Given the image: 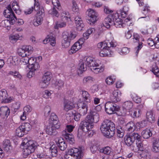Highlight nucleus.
Instances as JSON below:
<instances>
[{
    "label": "nucleus",
    "mask_w": 159,
    "mask_h": 159,
    "mask_svg": "<svg viewBox=\"0 0 159 159\" xmlns=\"http://www.w3.org/2000/svg\"><path fill=\"white\" fill-rule=\"evenodd\" d=\"M100 129L104 136L111 138L114 135L116 128L113 122L109 120H105L102 123Z\"/></svg>",
    "instance_id": "obj_1"
},
{
    "label": "nucleus",
    "mask_w": 159,
    "mask_h": 159,
    "mask_svg": "<svg viewBox=\"0 0 159 159\" xmlns=\"http://www.w3.org/2000/svg\"><path fill=\"white\" fill-rule=\"evenodd\" d=\"M5 17L9 20H5L2 21L1 24L2 26L7 27V29H10L11 24H14L16 20L17 21V19L10 5L8 6L7 8L3 12Z\"/></svg>",
    "instance_id": "obj_2"
},
{
    "label": "nucleus",
    "mask_w": 159,
    "mask_h": 159,
    "mask_svg": "<svg viewBox=\"0 0 159 159\" xmlns=\"http://www.w3.org/2000/svg\"><path fill=\"white\" fill-rule=\"evenodd\" d=\"M27 139H25L23 143H25L23 148V154L25 157L34 152L37 147V144L33 140H30L25 143Z\"/></svg>",
    "instance_id": "obj_3"
},
{
    "label": "nucleus",
    "mask_w": 159,
    "mask_h": 159,
    "mask_svg": "<svg viewBox=\"0 0 159 159\" xmlns=\"http://www.w3.org/2000/svg\"><path fill=\"white\" fill-rule=\"evenodd\" d=\"M76 37V34L72 32L69 33L64 32L62 34V39L61 45L62 48H67L70 44V41L74 39Z\"/></svg>",
    "instance_id": "obj_4"
},
{
    "label": "nucleus",
    "mask_w": 159,
    "mask_h": 159,
    "mask_svg": "<svg viewBox=\"0 0 159 159\" xmlns=\"http://www.w3.org/2000/svg\"><path fill=\"white\" fill-rule=\"evenodd\" d=\"M152 60L151 61L153 62L154 64L151 66V70L156 76L159 77V69L158 65L159 64V55L157 54L154 55L153 56H151Z\"/></svg>",
    "instance_id": "obj_5"
},
{
    "label": "nucleus",
    "mask_w": 159,
    "mask_h": 159,
    "mask_svg": "<svg viewBox=\"0 0 159 159\" xmlns=\"http://www.w3.org/2000/svg\"><path fill=\"white\" fill-rule=\"evenodd\" d=\"M85 148L83 146H80L78 148H74L70 150L72 153V159H81L83 157Z\"/></svg>",
    "instance_id": "obj_6"
},
{
    "label": "nucleus",
    "mask_w": 159,
    "mask_h": 159,
    "mask_svg": "<svg viewBox=\"0 0 159 159\" xmlns=\"http://www.w3.org/2000/svg\"><path fill=\"white\" fill-rule=\"evenodd\" d=\"M33 51V47L30 45H24L18 49V55L22 57H27L31 54Z\"/></svg>",
    "instance_id": "obj_7"
},
{
    "label": "nucleus",
    "mask_w": 159,
    "mask_h": 159,
    "mask_svg": "<svg viewBox=\"0 0 159 159\" xmlns=\"http://www.w3.org/2000/svg\"><path fill=\"white\" fill-rule=\"evenodd\" d=\"M119 106L114 103L108 102L105 105V110L106 112L109 114H112L119 111Z\"/></svg>",
    "instance_id": "obj_8"
},
{
    "label": "nucleus",
    "mask_w": 159,
    "mask_h": 159,
    "mask_svg": "<svg viewBox=\"0 0 159 159\" xmlns=\"http://www.w3.org/2000/svg\"><path fill=\"white\" fill-rule=\"evenodd\" d=\"M52 74L50 72H47L44 74L42 81L40 83L41 88L44 89L46 88L48 86Z\"/></svg>",
    "instance_id": "obj_9"
},
{
    "label": "nucleus",
    "mask_w": 159,
    "mask_h": 159,
    "mask_svg": "<svg viewBox=\"0 0 159 159\" xmlns=\"http://www.w3.org/2000/svg\"><path fill=\"white\" fill-rule=\"evenodd\" d=\"M86 118L87 120L93 124V123H96L99 121V115L96 111L92 110Z\"/></svg>",
    "instance_id": "obj_10"
},
{
    "label": "nucleus",
    "mask_w": 159,
    "mask_h": 159,
    "mask_svg": "<svg viewBox=\"0 0 159 159\" xmlns=\"http://www.w3.org/2000/svg\"><path fill=\"white\" fill-rule=\"evenodd\" d=\"M88 16V20H89L90 24L94 23L98 20V13L94 10L91 9H89L86 12Z\"/></svg>",
    "instance_id": "obj_11"
},
{
    "label": "nucleus",
    "mask_w": 159,
    "mask_h": 159,
    "mask_svg": "<svg viewBox=\"0 0 159 159\" xmlns=\"http://www.w3.org/2000/svg\"><path fill=\"white\" fill-rule=\"evenodd\" d=\"M84 43L83 39H80L72 46L70 49L68 51L69 53L70 54H71L75 53L81 48L82 45Z\"/></svg>",
    "instance_id": "obj_12"
},
{
    "label": "nucleus",
    "mask_w": 159,
    "mask_h": 159,
    "mask_svg": "<svg viewBox=\"0 0 159 159\" xmlns=\"http://www.w3.org/2000/svg\"><path fill=\"white\" fill-rule=\"evenodd\" d=\"M79 127L82 129L84 132L90 131V130L93 127V125L85 120L81 122Z\"/></svg>",
    "instance_id": "obj_13"
},
{
    "label": "nucleus",
    "mask_w": 159,
    "mask_h": 159,
    "mask_svg": "<svg viewBox=\"0 0 159 159\" xmlns=\"http://www.w3.org/2000/svg\"><path fill=\"white\" fill-rule=\"evenodd\" d=\"M116 46V43L113 41H110L107 40L105 42H101L97 44L98 47L101 49L107 47L108 48L115 47Z\"/></svg>",
    "instance_id": "obj_14"
},
{
    "label": "nucleus",
    "mask_w": 159,
    "mask_h": 159,
    "mask_svg": "<svg viewBox=\"0 0 159 159\" xmlns=\"http://www.w3.org/2000/svg\"><path fill=\"white\" fill-rule=\"evenodd\" d=\"M117 13L113 14L111 15H109L104 20V25L107 28H109L111 26L113 25V18L115 17L118 16Z\"/></svg>",
    "instance_id": "obj_15"
},
{
    "label": "nucleus",
    "mask_w": 159,
    "mask_h": 159,
    "mask_svg": "<svg viewBox=\"0 0 159 159\" xmlns=\"http://www.w3.org/2000/svg\"><path fill=\"white\" fill-rule=\"evenodd\" d=\"M86 66H88L90 68L93 66H97L98 63L93 58L91 57H85L83 60Z\"/></svg>",
    "instance_id": "obj_16"
},
{
    "label": "nucleus",
    "mask_w": 159,
    "mask_h": 159,
    "mask_svg": "<svg viewBox=\"0 0 159 159\" xmlns=\"http://www.w3.org/2000/svg\"><path fill=\"white\" fill-rule=\"evenodd\" d=\"M57 145L60 149L62 151H64L67 148V145L65 140L61 137L57 138L56 140Z\"/></svg>",
    "instance_id": "obj_17"
},
{
    "label": "nucleus",
    "mask_w": 159,
    "mask_h": 159,
    "mask_svg": "<svg viewBox=\"0 0 159 159\" xmlns=\"http://www.w3.org/2000/svg\"><path fill=\"white\" fill-rule=\"evenodd\" d=\"M152 143V151L155 152H159V139L155 137H153L151 138Z\"/></svg>",
    "instance_id": "obj_18"
},
{
    "label": "nucleus",
    "mask_w": 159,
    "mask_h": 159,
    "mask_svg": "<svg viewBox=\"0 0 159 159\" xmlns=\"http://www.w3.org/2000/svg\"><path fill=\"white\" fill-rule=\"evenodd\" d=\"M75 20L77 30L79 31L82 30L84 25L81 17L78 16H75Z\"/></svg>",
    "instance_id": "obj_19"
},
{
    "label": "nucleus",
    "mask_w": 159,
    "mask_h": 159,
    "mask_svg": "<svg viewBox=\"0 0 159 159\" xmlns=\"http://www.w3.org/2000/svg\"><path fill=\"white\" fill-rule=\"evenodd\" d=\"M125 142L126 144L128 146H131V149L134 152H137L138 149L133 148V144L134 142L130 136V134H128L125 136L124 139Z\"/></svg>",
    "instance_id": "obj_20"
},
{
    "label": "nucleus",
    "mask_w": 159,
    "mask_h": 159,
    "mask_svg": "<svg viewBox=\"0 0 159 159\" xmlns=\"http://www.w3.org/2000/svg\"><path fill=\"white\" fill-rule=\"evenodd\" d=\"M64 110L66 111L72 109L75 107V105L73 102L69 100H65L63 103Z\"/></svg>",
    "instance_id": "obj_21"
},
{
    "label": "nucleus",
    "mask_w": 159,
    "mask_h": 159,
    "mask_svg": "<svg viewBox=\"0 0 159 159\" xmlns=\"http://www.w3.org/2000/svg\"><path fill=\"white\" fill-rule=\"evenodd\" d=\"M8 95L7 91L4 89H2L0 91V101L4 102H11V99L7 98Z\"/></svg>",
    "instance_id": "obj_22"
},
{
    "label": "nucleus",
    "mask_w": 159,
    "mask_h": 159,
    "mask_svg": "<svg viewBox=\"0 0 159 159\" xmlns=\"http://www.w3.org/2000/svg\"><path fill=\"white\" fill-rule=\"evenodd\" d=\"M10 113V110L7 106L0 107V116L3 118L7 117Z\"/></svg>",
    "instance_id": "obj_23"
},
{
    "label": "nucleus",
    "mask_w": 159,
    "mask_h": 159,
    "mask_svg": "<svg viewBox=\"0 0 159 159\" xmlns=\"http://www.w3.org/2000/svg\"><path fill=\"white\" fill-rule=\"evenodd\" d=\"M152 129L146 128L141 132V136L144 139H148L152 136Z\"/></svg>",
    "instance_id": "obj_24"
},
{
    "label": "nucleus",
    "mask_w": 159,
    "mask_h": 159,
    "mask_svg": "<svg viewBox=\"0 0 159 159\" xmlns=\"http://www.w3.org/2000/svg\"><path fill=\"white\" fill-rule=\"evenodd\" d=\"M62 134L67 141L70 144H73L74 143L73 135L71 134L67 133L66 131H63Z\"/></svg>",
    "instance_id": "obj_25"
},
{
    "label": "nucleus",
    "mask_w": 159,
    "mask_h": 159,
    "mask_svg": "<svg viewBox=\"0 0 159 159\" xmlns=\"http://www.w3.org/2000/svg\"><path fill=\"white\" fill-rule=\"evenodd\" d=\"M129 113H125L127 115H130L133 118H137L140 116L141 115V111L140 109H139L134 108L130 111H129Z\"/></svg>",
    "instance_id": "obj_26"
},
{
    "label": "nucleus",
    "mask_w": 159,
    "mask_h": 159,
    "mask_svg": "<svg viewBox=\"0 0 159 159\" xmlns=\"http://www.w3.org/2000/svg\"><path fill=\"white\" fill-rule=\"evenodd\" d=\"M3 147L4 151L8 153L11 152L12 149L10 141L8 139L5 140L3 141Z\"/></svg>",
    "instance_id": "obj_27"
},
{
    "label": "nucleus",
    "mask_w": 159,
    "mask_h": 159,
    "mask_svg": "<svg viewBox=\"0 0 159 159\" xmlns=\"http://www.w3.org/2000/svg\"><path fill=\"white\" fill-rule=\"evenodd\" d=\"M107 47L102 49L99 52V55L100 57H104L106 56H111L113 52Z\"/></svg>",
    "instance_id": "obj_28"
},
{
    "label": "nucleus",
    "mask_w": 159,
    "mask_h": 159,
    "mask_svg": "<svg viewBox=\"0 0 159 159\" xmlns=\"http://www.w3.org/2000/svg\"><path fill=\"white\" fill-rule=\"evenodd\" d=\"M121 93L119 90H114L111 97V99L114 102H118L120 100Z\"/></svg>",
    "instance_id": "obj_29"
},
{
    "label": "nucleus",
    "mask_w": 159,
    "mask_h": 159,
    "mask_svg": "<svg viewBox=\"0 0 159 159\" xmlns=\"http://www.w3.org/2000/svg\"><path fill=\"white\" fill-rule=\"evenodd\" d=\"M43 42L44 44H47L48 43H49V44L52 46H54L56 44V39L52 36H48L43 40Z\"/></svg>",
    "instance_id": "obj_30"
},
{
    "label": "nucleus",
    "mask_w": 159,
    "mask_h": 159,
    "mask_svg": "<svg viewBox=\"0 0 159 159\" xmlns=\"http://www.w3.org/2000/svg\"><path fill=\"white\" fill-rule=\"evenodd\" d=\"M99 67V65L98 63L97 66H93L90 68V69L95 74H98L104 71V66H101L99 67Z\"/></svg>",
    "instance_id": "obj_31"
},
{
    "label": "nucleus",
    "mask_w": 159,
    "mask_h": 159,
    "mask_svg": "<svg viewBox=\"0 0 159 159\" xmlns=\"http://www.w3.org/2000/svg\"><path fill=\"white\" fill-rule=\"evenodd\" d=\"M116 16L113 18L114 20L113 25L117 28H120L123 27L124 24L122 23V20L120 18Z\"/></svg>",
    "instance_id": "obj_32"
},
{
    "label": "nucleus",
    "mask_w": 159,
    "mask_h": 159,
    "mask_svg": "<svg viewBox=\"0 0 159 159\" xmlns=\"http://www.w3.org/2000/svg\"><path fill=\"white\" fill-rule=\"evenodd\" d=\"M133 106L132 102L131 101H127L125 102L123 104V107L126 110L127 112L130 111Z\"/></svg>",
    "instance_id": "obj_33"
},
{
    "label": "nucleus",
    "mask_w": 159,
    "mask_h": 159,
    "mask_svg": "<svg viewBox=\"0 0 159 159\" xmlns=\"http://www.w3.org/2000/svg\"><path fill=\"white\" fill-rule=\"evenodd\" d=\"M21 127L22 128L25 134L27 133V132L30 131L32 129L31 125L28 122L24 123L20 125Z\"/></svg>",
    "instance_id": "obj_34"
},
{
    "label": "nucleus",
    "mask_w": 159,
    "mask_h": 159,
    "mask_svg": "<svg viewBox=\"0 0 159 159\" xmlns=\"http://www.w3.org/2000/svg\"><path fill=\"white\" fill-rule=\"evenodd\" d=\"M83 60L80 62L79 64L78 70V73L79 74H81L83 72L87 70V66H85Z\"/></svg>",
    "instance_id": "obj_35"
},
{
    "label": "nucleus",
    "mask_w": 159,
    "mask_h": 159,
    "mask_svg": "<svg viewBox=\"0 0 159 159\" xmlns=\"http://www.w3.org/2000/svg\"><path fill=\"white\" fill-rule=\"evenodd\" d=\"M56 128L53 126L50 125L47 127L46 132L49 135H55L56 133Z\"/></svg>",
    "instance_id": "obj_36"
},
{
    "label": "nucleus",
    "mask_w": 159,
    "mask_h": 159,
    "mask_svg": "<svg viewBox=\"0 0 159 159\" xmlns=\"http://www.w3.org/2000/svg\"><path fill=\"white\" fill-rule=\"evenodd\" d=\"M82 97L83 99L87 102H90L91 100L89 94L87 91H82Z\"/></svg>",
    "instance_id": "obj_37"
},
{
    "label": "nucleus",
    "mask_w": 159,
    "mask_h": 159,
    "mask_svg": "<svg viewBox=\"0 0 159 159\" xmlns=\"http://www.w3.org/2000/svg\"><path fill=\"white\" fill-rule=\"evenodd\" d=\"M126 129L128 132H131L135 129V125L134 122H128L126 125Z\"/></svg>",
    "instance_id": "obj_38"
},
{
    "label": "nucleus",
    "mask_w": 159,
    "mask_h": 159,
    "mask_svg": "<svg viewBox=\"0 0 159 159\" xmlns=\"http://www.w3.org/2000/svg\"><path fill=\"white\" fill-rule=\"evenodd\" d=\"M102 152L107 155H112L113 152L112 149L109 147H105L102 149Z\"/></svg>",
    "instance_id": "obj_39"
},
{
    "label": "nucleus",
    "mask_w": 159,
    "mask_h": 159,
    "mask_svg": "<svg viewBox=\"0 0 159 159\" xmlns=\"http://www.w3.org/2000/svg\"><path fill=\"white\" fill-rule=\"evenodd\" d=\"M146 118L148 121L152 123L154 120V117L153 116L152 111H150L146 113Z\"/></svg>",
    "instance_id": "obj_40"
},
{
    "label": "nucleus",
    "mask_w": 159,
    "mask_h": 159,
    "mask_svg": "<svg viewBox=\"0 0 159 159\" xmlns=\"http://www.w3.org/2000/svg\"><path fill=\"white\" fill-rule=\"evenodd\" d=\"M42 21V18L40 15L37 16L36 18L33 20V23L34 25L37 26L41 24Z\"/></svg>",
    "instance_id": "obj_41"
},
{
    "label": "nucleus",
    "mask_w": 159,
    "mask_h": 159,
    "mask_svg": "<svg viewBox=\"0 0 159 159\" xmlns=\"http://www.w3.org/2000/svg\"><path fill=\"white\" fill-rule=\"evenodd\" d=\"M117 136L120 138H122L124 136L125 131L120 126H118L116 128Z\"/></svg>",
    "instance_id": "obj_42"
},
{
    "label": "nucleus",
    "mask_w": 159,
    "mask_h": 159,
    "mask_svg": "<svg viewBox=\"0 0 159 159\" xmlns=\"http://www.w3.org/2000/svg\"><path fill=\"white\" fill-rule=\"evenodd\" d=\"M64 84V82L63 81L61 80H58L55 83V88L56 89L59 90L63 87Z\"/></svg>",
    "instance_id": "obj_43"
},
{
    "label": "nucleus",
    "mask_w": 159,
    "mask_h": 159,
    "mask_svg": "<svg viewBox=\"0 0 159 159\" xmlns=\"http://www.w3.org/2000/svg\"><path fill=\"white\" fill-rule=\"evenodd\" d=\"M130 135L134 142L135 140H136L138 141H141V136L139 134L134 132L130 134Z\"/></svg>",
    "instance_id": "obj_44"
},
{
    "label": "nucleus",
    "mask_w": 159,
    "mask_h": 159,
    "mask_svg": "<svg viewBox=\"0 0 159 159\" xmlns=\"http://www.w3.org/2000/svg\"><path fill=\"white\" fill-rule=\"evenodd\" d=\"M141 157L146 159H150L151 157V153L148 150H145L142 152L141 154Z\"/></svg>",
    "instance_id": "obj_45"
},
{
    "label": "nucleus",
    "mask_w": 159,
    "mask_h": 159,
    "mask_svg": "<svg viewBox=\"0 0 159 159\" xmlns=\"http://www.w3.org/2000/svg\"><path fill=\"white\" fill-rule=\"evenodd\" d=\"M22 129V128L20 126L16 129V134L17 136L21 137L25 134Z\"/></svg>",
    "instance_id": "obj_46"
},
{
    "label": "nucleus",
    "mask_w": 159,
    "mask_h": 159,
    "mask_svg": "<svg viewBox=\"0 0 159 159\" xmlns=\"http://www.w3.org/2000/svg\"><path fill=\"white\" fill-rule=\"evenodd\" d=\"M116 80V77L114 76H111L107 77L106 80V83L110 85L113 84Z\"/></svg>",
    "instance_id": "obj_47"
},
{
    "label": "nucleus",
    "mask_w": 159,
    "mask_h": 159,
    "mask_svg": "<svg viewBox=\"0 0 159 159\" xmlns=\"http://www.w3.org/2000/svg\"><path fill=\"white\" fill-rule=\"evenodd\" d=\"M131 97L133 100L137 103L141 102V100L140 98L137 95L134 93H132L131 94Z\"/></svg>",
    "instance_id": "obj_48"
},
{
    "label": "nucleus",
    "mask_w": 159,
    "mask_h": 159,
    "mask_svg": "<svg viewBox=\"0 0 159 159\" xmlns=\"http://www.w3.org/2000/svg\"><path fill=\"white\" fill-rule=\"evenodd\" d=\"M48 13L51 15L52 16H55L58 17L59 16V14L58 11L54 7L49 10Z\"/></svg>",
    "instance_id": "obj_49"
},
{
    "label": "nucleus",
    "mask_w": 159,
    "mask_h": 159,
    "mask_svg": "<svg viewBox=\"0 0 159 159\" xmlns=\"http://www.w3.org/2000/svg\"><path fill=\"white\" fill-rule=\"evenodd\" d=\"M14 122L13 120H8L4 124V126L6 129L11 128L14 127Z\"/></svg>",
    "instance_id": "obj_50"
},
{
    "label": "nucleus",
    "mask_w": 159,
    "mask_h": 159,
    "mask_svg": "<svg viewBox=\"0 0 159 159\" xmlns=\"http://www.w3.org/2000/svg\"><path fill=\"white\" fill-rule=\"evenodd\" d=\"M69 14L68 12L64 11L61 14L62 18V20H65L67 21L68 18H70V17H69Z\"/></svg>",
    "instance_id": "obj_51"
},
{
    "label": "nucleus",
    "mask_w": 159,
    "mask_h": 159,
    "mask_svg": "<svg viewBox=\"0 0 159 159\" xmlns=\"http://www.w3.org/2000/svg\"><path fill=\"white\" fill-rule=\"evenodd\" d=\"M39 68V66L37 62H35L33 65L30 66V69L34 71L35 72L38 70Z\"/></svg>",
    "instance_id": "obj_52"
},
{
    "label": "nucleus",
    "mask_w": 159,
    "mask_h": 159,
    "mask_svg": "<svg viewBox=\"0 0 159 159\" xmlns=\"http://www.w3.org/2000/svg\"><path fill=\"white\" fill-rule=\"evenodd\" d=\"M8 74L9 75H13L15 78H18L19 79H21L22 77L21 75L18 72L16 71H10Z\"/></svg>",
    "instance_id": "obj_53"
},
{
    "label": "nucleus",
    "mask_w": 159,
    "mask_h": 159,
    "mask_svg": "<svg viewBox=\"0 0 159 159\" xmlns=\"http://www.w3.org/2000/svg\"><path fill=\"white\" fill-rule=\"evenodd\" d=\"M130 51L129 49L127 47L122 48L119 51V53L121 55H125L129 52Z\"/></svg>",
    "instance_id": "obj_54"
},
{
    "label": "nucleus",
    "mask_w": 159,
    "mask_h": 159,
    "mask_svg": "<svg viewBox=\"0 0 159 159\" xmlns=\"http://www.w3.org/2000/svg\"><path fill=\"white\" fill-rule=\"evenodd\" d=\"M19 36L18 34H16L15 35H12L10 37V40L11 42L14 43L16 42L19 39Z\"/></svg>",
    "instance_id": "obj_55"
},
{
    "label": "nucleus",
    "mask_w": 159,
    "mask_h": 159,
    "mask_svg": "<svg viewBox=\"0 0 159 159\" xmlns=\"http://www.w3.org/2000/svg\"><path fill=\"white\" fill-rule=\"evenodd\" d=\"M50 152L52 153V156L53 157L56 156L57 155V151L56 147H53V146L50 147L49 150Z\"/></svg>",
    "instance_id": "obj_56"
},
{
    "label": "nucleus",
    "mask_w": 159,
    "mask_h": 159,
    "mask_svg": "<svg viewBox=\"0 0 159 159\" xmlns=\"http://www.w3.org/2000/svg\"><path fill=\"white\" fill-rule=\"evenodd\" d=\"M133 36L134 37L133 39V42L134 43H138L139 44V43L141 42H139L140 37L139 35L138 34L134 33L133 34Z\"/></svg>",
    "instance_id": "obj_57"
},
{
    "label": "nucleus",
    "mask_w": 159,
    "mask_h": 159,
    "mask_svg": "<svg viewBox=\"0 0 159 159\" xmlns=\"http://www.w3.org/2000/svg\"><path fill=\"white\" fill-rule=\"evenodd\" d=\"M94 80V78L91 76H88L84 78L83 82L84 84L91 83Z\"/></svg>",
    "instance_id": "obj_58"
},
{
    "label": "nucleus",
    "mask_w": 159,
    "mask_h": 159,
    "mask_svg": "<svg viewBox=\"0 0 159 159\" xmlns=\"http://www.w3.org/2000/svg\"><path fill=\"white\" fill-rule=\"evenodd\" d=\"M34 10L37 11V13H40L39 4L38 0H34Z\"/></svg>",
    "instance_id": "obj_59"
},
{
    "label": "nucleus",
    "mask_w": 159,
    "mask_h": 159,
    "mask_svg": "<svg viewBox=\"0 0 159 159\" xmlns=\"http://www.w3.org/2000/svg\"><path fill=\"white\" fill-rule=\"evenodd\" d=\"M51 123L52 124L51 125L55 127L56 129H58L60 127V123L58 120V119L57 120H52Z\"/></svg>",
    "instance_id": "obj_60"
},
{
    "label": "nucleus",
    "mask_w": 159,
    "mask_h": 159,
    "mask_svg": "<svg viewBox=\"0 0 159 159\" xmlns=\"http://www.w3.org/2000/svg\"><path fill=\"white\" fill-rule=\"evenodd\" d=\"M72 113V116L74 117V119L75 121H78L80 119V116L81 115L79 113H77L74 111H73Z\"/></svg>",
    "instance_id": "obj_61"
},
{
    "label": "nucleus",
    "mask_w": 159,
    "mask_h": 159,
    "mask_svg": "<svg viewBox=\"0 0 159 159\" xmlns=\"http://www.w3.org/2000/svg\"><path fill=\"white\" fill-rule=\"evenodd\" d=\"M72 10L74 12L78 13L79 10V8L74 1H72Z\"/></svg>",
    "instance_id": "obj_62"
},
{
    "label": "nucleus",
    "mask_w": 159,
    "mask_h": 159,
    "mask_svg": "<svg viewBox=\"0 0 159 159\" xmlns=\"http://www.w3.org/2000/svg\"><path fill=\"white\" fill-rule=\"evenodd\" d=\"M51 108L49 106H47L45 108L44 115L46 117L49 116L51 112Z\"/></svg>",
    "instance_id": "obj_63"
},
{
    "label": "nucleus",
    "mask_w": 159,
    "mask_h": 159,
    "mask_svg": "<svg viewBox=\"0 0 159 159\" xmlns=\"http://www.w3.org/2000/svg\"><path fill=\"white\" fill-rule=\"evenodd\" d=\"M77 106L79 109L80 108L83 109L84 108L88 109L87 104L84 102L78 103L77 104Z\"/></svg>",
    "instance_id": "obj_64"
}]
</instances>
